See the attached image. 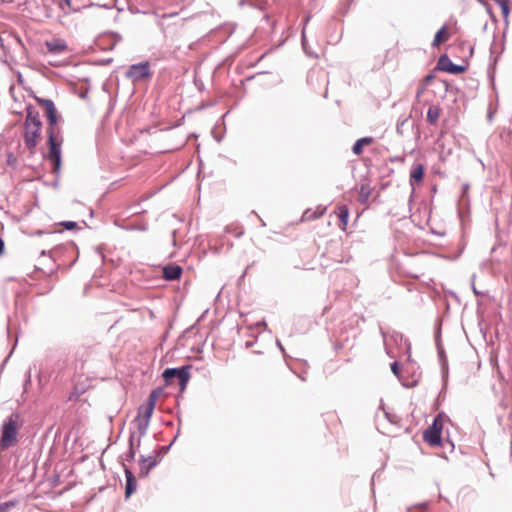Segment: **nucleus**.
Returning a JSON list of instances; mask_svg holds the SVG:
<instances>
[{"mask_svg":"<svg viewBox=\"0 0 512 512\" xmlns=\"http://www.w3.org/2000/svg\"><path fill=\"white\" fill-rule=\"evenodd\" d=\"M42 123L39 114L31 108L27 109V116L24 122V142L26 147L33 151L41 138Z\"/></svg>","mask_w":512,"mask_h":512,"instance_id":"nucleus-1","label":"nucleus"},{"mask_svg":"<svg viewBox=\"0 0 512 512\" xmlns=\"http://www.w3.org/2000/svg\"><path fill=\"white\" fill-rule=\"evenodd\" d=\"M18 419L19 416L17 414H13L3 425L2 435L0 438V450H5L16 443L18 434Z\"/></svg>","mask_w":512,"mask_h":512,"instance_id":"nucleus-2","label":"nucleus"},{"mask_svg":"<svg viewBox=\"0 0 512 512\" xmlns=\"http://www.w3.org/2000/svg\"><path fill=\"white\" fill-rule=\"evenodd\" d=\"M38 104L45 109L47 120H48V129L47 133L50 135L52 132L53 135H59V127L58 124V114L55 108V105L52 100L36 98Z\"/></svg>","mask_w":512,"mask_h":512,"instance_id":"nucleus-3","label":"nucleus"},{"mask_svg":"<svg viewBox=\"0 0 512 512\" xmlns=\"http://www.w3.org/2000/svg\"><path fill=\"white\" fill-rule=\"evenodd\" d=\"M444 420L442 415H437L433 423L424 431L423 439L430 446H439L441 444V434L443 430Z\"/></svg>","mask_w":512,"mask_h":512,"instance_id":"nucleus-4","label":"nucleus"},{"mask_svg":"<svg viewBox=\"0 0 512 512\" xmlns=\"http://www.w3.org/2000/svg\"><path fill=\"white\" fill-rule=\"evenodd\" d=\"M163 378L167 384L172 383L173 379H177L181 390L186 388V385L190 378L188 367H182L179 369L168 368L163 372Z\"/></svg>","mask_w":512,"mask_h":512,"instance_id":"nucleus-5","label":"nucleus"},{"mask_svg":"<svg viewBox=\"0 0 512 512\" xmlns=\"http://www.w3.org/2000/svg\"><path fill=\"white\" fill-rule=\"evenodd\" d=\"M61 142L59 135H48L49 153L48 159L54 164V171H58L61 163Z\"/></svg>","mask_w":512,"mask_h":512,"instance_id":"nucleus-6","label":"nucleus"},{"mask_svg":"<svg viewBox=\"0 0 512 512\" xmlns=\"http://www.w3.org/2000/svg\"><path fill=\"white\" fill-rule=\"evenodd\" d=\"M153 412L154 410H152L151 407L148 408L144 405L139 407L134 423L141 436L146 434Z\"/></svg>","mask_w":512,"mask_h":512,"instance_id":"nucleus-7","label":"nucleus"},{"mask_svg":"<svg viewBox=\"0 0 512 512\" xmlns=\"http://www.w3.org/2000/svg\"><path fill=\"white\" fill-rule=\"evenodd\" d=\"M437 69L451 74H461L465 71L464 66L453 64L446 55L439 58Z\"/></svg>","mask_w":512,"mask_h":512,"instance_id":"nucleus-8","label":"nucleus"},{"mask_svg":"<svg viewBox=\"0 0 512 512\" xmlns=\"http://www.w3.org/2000/svg\"><path fill=\"white\" fill-rule=\"evenodd\" d=\"M374 187L371 185L369 180H364L360 183L358 202L362 205L369 206L370 198L373 195Z\"/></svg>","mask_w":512,"mask_h":512,"instance_id":"nucleus-9","label":"nucleus"},{"mask_svg":"<svg viewBox=\"0 0 512 512\" xmlns=\"http://www.w3.org/2000/svg\"><path fill=\"white\" fill-rule=\"evenodd\" d=\"M45 45L51 54H61L68 51V46L63 39L54 38L46 41Z\"/></svg>","mask_w":512,"mask_h":512,"instance_id":"nucleus-10","label":"nucleus"},{"mask_svg":"<svg viewBox=\"0 0 512 512\" xmlns=\"http://www.w3.org/2000/svg\"><path fill=\"white\" fill-rule=\"evenodd\" d=\"M124 472L126 476L125 497L128 499L137 489V480L127 467L124 468Z\"/></svg>","mask_w":512,"mask_h":512,"instance_id":"nucleus-11","label":"nucleus"},{"mask_svg":"<svg viewBox=\"0 0 512 512\" xmlns=\"http://www.w3.org/2000/svg\"><path fill=\"white\" fill-rule=\"evenodd\" d=\"M182 268L179 265H167L163 268V277L166 280L173 281L180 278Z\"/></svg>","mask_w":512,"mask_h":512,"instance_id":"nucleus-12","label":"nucleus"},{"mask_svg":"<svg viewBox=\"0 0 512 512\" xmlns=\"http://www.w3.org/2000/svg\"><path fill=\"white\" fill-rule=\"evenodd\" d=\"M335 213L339 218V228L346 231L349 219V209L346 205H340L336 208Z\"/></svg>","mask_w":512,"mask_h":512,"instance_id":"nucleus-13","label":"nucleus"},{"mask_svg":"<svg viewBox=\"0 0 512 512\" xmlns=\"http://www.w3.org/2000/svg\"><path fill=\"white\" fill-rule=\"evenodd\" d=\"M129 75L135 79H142L149 75L148 64L133 65L130 68Z\"/></svg>","mask_w":512,"mask_h":512,"instance_id":"nucleus-14","label":"nucleus"},{"mask_svg":"<svg viewBox=\"0 0 512 512\" xmlns=\"http://www.w3.org/2000/svg\"><path fill=\"white\" fill-rule=\"evenodd\" d=\"M424 172L425 168L422 164H416L410 173V182L411 184L414 183H421L424 178Z\"/></svg>","mask_w":512,"mask_h":512,"instance_id":"nucleus-15","label":"nucleus"},{"mask_svg":"<svg viewBox=\"0 0 512 512\" xmlns=\"http://www.w3.org/2000/svg\"><path fill=\"white\" fill-rule=\"evenodd\" d=\"M441 108L438 105H431L427 111V122L431 125H436L441 116Z\"/></svg>","mask_w":512,"mask_h":512,"instance_id":"nucleus-16","label":"nucleus"},{"mask_svg":"<svg viewBox=\"0 0 512 512\" xmlns=\"http://www.w3.org/2000/svg\"><path fill=\"white\" fill-rule=\"evenodd\" d=\"M373 143H374V138H372V137H363V138H360V139H358V140L354 143V145H353V147H352V151H353V153H354L355 155H360V154H362V152H363V147H364V146H369V145H371V144H373Z\"/></svg>","mask_w":512,"mask_h":512,"instance_id":"nucleus-17","label":"nucleus"},{"mask_svg":"<svg viewBox=\"0 0 512 512\" xmlns=\"http://www.w3.org/2000/svg\"><path fill=\"white\" fill-rule=\"evenodd\" d=\"M156 465V461L155 459H153L152 457H149V458H143L140 462V472H139V475L141 477H146L150 470Z\"/></svg>","mask_w":512,"mask_h":512,"instance_id":"nucleus-18","label":"nucleus"},{"mask_svg":"<svg viewBox=\"0 0 512 512\" xmlns=\"http://www.w3.org/2000/svg\"><path fill=\"white\" fill-rule=\"evenodd\" d=\"M449 38L450 34L448 28L447 26H443L441 29L437 31L433 40V46H439L440 44L448 41Z\"/></svg>","mask_w":512,"mask_h":512,"instance_id":"nucleus-19","label":"nucleus"},{"mask_svg":"<svg viewBox=\"0 0 512 512\" xmlns=\"http://www.w3.org/2000/svg\"><path fill=\"white\" fill-rule=\"evenodd\" d=\"M325 210H326L325 208H317V210H315V211L306 210L303 214V218L305 220H314V219L320 218L321 216L324 215Z\"/></svg>","mask_w":512,"mask_h":512,"instance_id":"nucleus-20","label":"nucleus"},{"mask_svg":"<svg viewBox=\"0 0 512 512\" xmlns=\"http://www.w3.org/2000/svg\"><path fill=\"white\" fill-rule=\"evenodd\" d=\"M495 3L500 7L503 18L508 19L510 13L509 0H495Z\"/></svg>","mask_w":512,"mask_h":512,"instance_id":"nucleus-21","label":"nucleus"},{"mask_svg":"<svg viewBox=\"0 0 512 512\" xmlns=\"http://www.w3.org/2000/svg\"><path fill=\"white\" fill-rule=\"evenodd\" d=\"M159 395H160V391L153 390L150 393L147 402L145 404H143V405L148 407V408L151 407V409L154 410L155 406H156L157 399L159 398Z\"/></svg>","mask_w":512,"mask_h":512,"instance_id":"nucleus-22","label":"nucleus"},{"mask_svg":"<svg viewBox=\"0 0 512 512\" xmlns=\"http://www.w3.org/2000/svg\"><path fill=\"white\" fill-rule=\"evenodd\" d=\"M434 78H435V76L432 73L426 75L423 78L421 86H420V88L417 91V95H416L417 98L420 97V95L425 91L426 87L434 80Z\"/></svg>","mask_w":512,"mask_h":512,"instance_id":"nucleus-23","label":"nucleus"},{"mask_svg":"<svg viewBox=\"0 0 512 512\" xmlns=\"http://www.w3.org/2000/svg\"><path fill=\"white\" fill-rule=\"evenodd\" d=\"M71 2H72V0H60L59 6L64 11L65 14L68 13L66 8H68V9L71 8Z\"/></svg>","mask_w":512,"mask_h":512,"instance_id":"nucleus-24","label":"nucleus"},{"mask_svg":"<svg viewBox=\"0 0 512 512\" xmlns=\"http://www.w3.org/2000/svg\"><path fill=\"white\" fill-rule=\"evenodd\" d=\"M62 226H64L68 230H72L77 227V223L73 221H66L61 223Z\"/></svg>","mask_w":512,"mask_h":512,"instance_id":"nucleus-25","label":"nucleus"},{"mask_svg":"<svg viewBox=\"0 0 512 512\" xmlns=\"http://www.w3.org/2000/svg\"><path fill=\"white\" fill-rule=\"evenodd\" d=\"M391 370L392 372L396 375V376H399L400 375V367H399V364L397 362H393L391 364Z\"/></svg>","mask_w":512,"mask_h":512,"instance_id":"nucleus-26","label":"nucleus"},{"mask_svg":"<svg viewBox=\"0 0 512 512\" xmlns=\"http://www.w3.org/2000/svg\"><path fill=\"white\" fill-rule=\"evenodd\" d=\"M10 507L9 503H3L0 505V512H7L8 508Z\"/></svg>","mask_w":512,"mask_h":512,"instance_id":"nucleus-27","label":"nucleus"},{"mask_svg":"<svg viewBox=\"0 0 512 512\" xmlns=\"http://www.w3.org/2000/svg\"><path fill=\"white\" fill-rule=\"evenodd\" d=\"M3 250H4V241L2 240V238H0V255L3 253Z\"/></svg>","mask_w":512,"mask_h":512,"instance_id":"nucleus-28","label":"nucleus"},{"mask_svg":"<svg viewBox=\"0 0 512 512\" xmlns=\"http://www.w3.org/2000/svg\"><path fill=\"white\" fill-rule=\"evenodd\" d=\"M13 2H14V0H0L1 4H11Z\"/></svg>","mask_w":512,"mask_h":512,"instance_id":"nucleus-29","label":"nucleus"},{"mask_svg":"<svg viewBox=\"0 0 512 512\" xmlns=\"http://www.w3.org/2000/svg\"><path fill=\"white\" fill-rule=\"evenodd\" d=\"M259 324H261L262 326H266V322L265 321H262Z\"/></svg>","mask_w":512,"mask_h":512,"instance_id":"nucleus-30","label":"nucleus"}]
</instances>
